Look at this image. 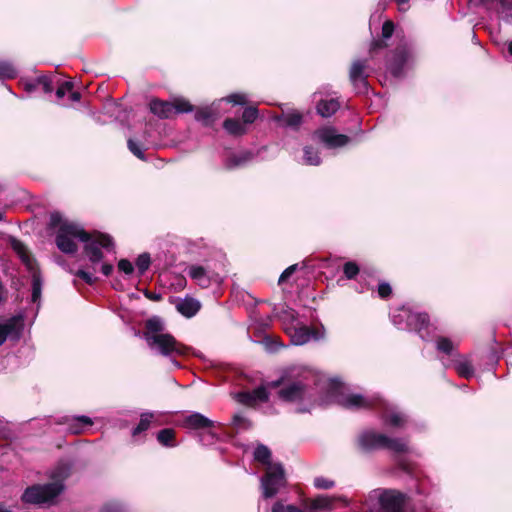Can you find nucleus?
<instances>
[{"mask_svg": "<svg viewBox=\"0 0 512 512\" xmlns=\"http://www.w3.org/2000/svg\"><path fill=\"white\" fill-rule=\"evenodd\" d=\"M224 128L232 135H242L246 132L244 124L237 119H226L224 121Z\"/></svg>", "mask_w": 512, "mask_h": 512, "instance_id": "nucleus-21", "label": "nucleus"}, {"mask_svg": "<svg viewBox=\"0 0 512 512\" xmlns=\"http://www.w3.org/2000/svg\"><path fill=\"white\" fill-rule=\"evenodd\" d=\"M35 87H36V85H35V84H27V85H26V89H27L28 91H32L33 89H35Z\"/></svg>", "mask_w": 512, "mask_h": 512, "instance_id": "nucleus-56", "label": "nucleus"}, {"mask_svg": "<svg viewBox=\"0 0 512 512\" xmlns=\"http://www.w3.org/2000/svg\"><path fill=\"white\" fill-rule=\"evenodd\" d=\"M195 116H196L197 120H202V121L207 122L210 119L211 114L208 110L205 109V110L197 111Z\"/></svg>", "mask_w": 512, "mask_h": 512, "instance_id": "nucleus-46", "label": "nucleus"}, {"mask_svg": "<svg viewBox=\"0 0 512 512\" xmlns=\"http://www.w3.org/2000/svg\"><path fill=\"white\" fill-rule=\"evenodd\" d=\"M504 2L508 5V9L511 12L512 11V0H504Z\"/></svg>", "mask_w": 512, "mask_h": 512, "instance_id": "nucleus-55", "label": "nucleus"}, {"mask_svg": "<svg viewBox=\"0 0 512 512\" xmlns=\"http://www.w3.org/2000/svg\"><path fill=\"white\" fill-rule=\"evenodd\" d=\"M233 425L237 430H243L249 427L248 420L242 414L234 415Z\"/></svg>", "mask_w": 512, "mask_h": 512, "instance_id": "nucleus-35", "label": "nucleus"}, {"mask_svg": "<svg viewBox=\"0 0 512 512\" xmlns=\"http://www.w3.org/2000/svg\"><path fill=\"white\" fill-rule=\"evenodd\" d=\"M395 2L398 4L400 11L407 10V7H405V5L408 4L409 0H395Z\"/></svg>", "mask_w": 512, "mask_h": 512, "instance_id": "nucleus-50", "label": "nucleus"}, {"mask_svg": "<svg viewBox=\"0 0 512 512\" xmlns=\"http://www.w3.org/2000/svg\"><path fill=\"white\" fill-rule=\"evenodd\" d=\"M359 272V268L356 263L354 262H347L344 265V274L347 278L352 279L354 278Z\"/></svg>", "mask_w": 512, "mask_h": 512, "instance_id": "nucleus-34", "label": "nucleus"}, {"mask_svg": "<svg viewBox=\"0 0 512 512\" xmlns=\"http://www.w3.org/2000/svg\"><path fill=\"white\" fill-rule=\"evenodd\" d=\"M410 322L417 321L419 323V330L428 324V316L426 314H409L406 310L402 311Z\"/></svg>", "mask_w": 512, "mask_h": 512, "instance_id": "nucleus-31", "label": "nucleus"}, {"mask_svg": "<svg viewBox=\"0 0 512 512\" xmlns=\"http://www.w3.org/2000/svg\"><path fill=\"white\" fill-rule=\"evenodd\" d=\"M69 94H70V99H71V101H73V102H77V101H79V100H80V98H81V94H80L79 92H76V91H72V90H71V92H69Z\"/></svg>", "mask_w": 512, "mask_h": 512, "instance_id": "nucleus-51", "label": "nucleus"}, {"mask_svg": "<svg viewBox=\"0 0 512 512\" xmlns=\"http://www.w3.org/2000/svg\"><path fill=\"white\" fill-rule=\"evenodd\" d=\"M200 302L192 297H186L176 304L179 313L185 317L194 316L200 309Z\"/></svg>", "mask_w": 512, "mask_h": 512, "instance_id": "nucleus-16", "label": "nucleus"}, {"mask_svg": "<svg viewBox=\"0 0 512 512\" xmlns=\"http://www.w3.org/2000/svg\"><path fill=\"white\" fill-rule=\"evenodd\" d=\"M174 437L175 433L172 429H163L157 435V439L162 445L170 447L175 445L173 442Z\"/></svg>", "mask_w": 512, "mask_h": 512, "instance_id": "nucleus-23", "label": "nucleus"}, {"mask_svg": "<svg viewBox=\"0 0 512 512\" xmlns=\"http://www.w3.org/2000/svg\"><path fill=\"white\" fill-rule=\"evenodd\" d=\"M499 3L500 12L506 17L512 16V11L510 12V10L508 9V5L504 2V0H499Z\"/></svg>", "mask_w": 512, "mask_h": 512, "instance_id": "nucleus-47", "label": "nucleus"}, {"mask_svg": "<svg viewBox=\"0 0 512 512\" xmlns=\"http://www.w3.org/2000/svg\"><path fill=\"white\" fill-rule=\"evenodd\" d=\"M72 89L73 83L71 81H66L58 87L56 95L58 98H63L67 93L71 92Z\"/></svg>", "mask_w": 512, "mask_h": 512, "instance_id": "nucleus-38", "label": "nucleus"}, {"mask_svg": "<svg viewBox=\"0 0 512 512\" xmlns=\"http://www.w3.org/2000/svg\"><path fill=\"white\" fill-rule=\"evenodd\" d=\"M12 247L19 255L22 262L26 265L28 270L32 273V301L37 302L41 297L42 282L40 274L36 269L35 261L31 257L25 245L20 241L14 240L12 243Z\"/></svg>", "mask_w": 512, "mask_h": 512, "instance_id": "nucleus-8", "label": "nucleus"}, {"mask_svg": "<svg viewBox=\"0 0 512 512\" xmlns=\"http://www.w3.org/2000/svg\"><path fill=\"white\" fill-rule=\"evenodd\" d=\"M334 505V498L329 496H318L310 503V508L313 510H331Z\"/></svg>", "mask_w": 512, "mask_h": 512, "instance_id": "nucleus-19", "label": "nucleus"}, {"mask_svg": "<svg viewBox=\"0 0 512 512\" xmlns=\"http://www.w3.org/2000/svg\"><path fill=\"white\" fill-rule=\"evenodd\" d=\"M366 64L364 61H354L350 69V80L354 86H358L360 90L367 89L366 76L364 75Z\"/></svg>", "mask_w": 512, "mask_h": 512, "instance_id": "nucleus-13", "label": "nucleus"}, {"mask_svg": "<svg viewBox=\"0 0 512 512\" xmlns=\"http://www.w3.org/2000/svg\"><path fill=\"white\" fill-rule=\"evenodd\" d=\"M436 347L439 351L446 354H450L453 350L454 345L450 339L441 337L437 340Z\"/></svg>", "mask_w": 512, "mask_h": 512, "instance_id": "nucleus-32", "label": "nucleus"}, {"mask_svg": "<svg viewBox=\"0 0 512 512\" xmlns=\"http://www.w3.org/2000/svg\"><path fill=\"white\" fill-rule=\"evenodd\" d=\"M17 74L14 66L7 62L0 63V78H14Z\"/></svg>", "mask_w": 512, "mask_h": 512, "instance_id": "nucleus-29", "label": "nucleus"}, {"mask_svg": "<svg viewBox=\"0 0 512 512\" xmlns=\"http://www.w3.org/2000/svg\"><path fill=\"white\" fill-rule=\"evenodd\" d=\"M390 69L394 76H398L400 74V65L391 64Z\"/></svg>", "mask_w": 512, "mask_h": 512, "instance_id": "nucleus-53", "label": "nucleus"}, {"mask_svg": "<svg viewBox=\"0 0 512 512\" xmlns=\"http://www.w3.org/2000/svg\"><path fill=\"white\" fill-rule=\"evenodd\" d=\"M394 31V24L392 21H386L382 27L383 38L388 39L392 36Z\"/></svg>", "mask_w": 512, "mask_h": 512, "instance_id": "nucleus-42", "label": "nucleus"}, {"mask_svg": "<svg viewBox=\"0 0 512 512\" xmlns=\"http://www.w3.org/2000/svg\"><path fill=\"white\" fill-rule=\"evenodd\" d=\"M184 424L186 427L192 429H200L211 427L213 425V421L200 413H192L185 418Z\"/></svg>", "mask_w": 512, "mask_h": 512, "instance_id": "nucleus-17", "label": "nucleus"}, {"mask_svg": "<svg viewBox=\"0 0 512 512\" xmlns=\"http://www.w3.org/2000/svg\"><path fill=\"white\" fill-rule=\"evenodd\" d=\"M271 512H304V510L295 505L284 504L282 501H277L273 504Z\"/></svg>", "mask_w": 512, "mask_h": 512, "instance_id": "nucleus-26", "label": "nucleus"}, {"mask_svg": "<svg viewBox=\"0 0 512 512\" xmlns=\"http://www.w3.org/2000/svg\"><path fill=\"white\" fill-rule=\"evenodd\" d=\"M153 418H154V413H151V412L143 413L141 415L139 424L133 430V433H132L133 436H136V435L146 431L149 428L150 423Z\"/></svg>", "mask_w": 512, "mask_h": 512, "instance_id": "nucleus-22", "label": "nucleus"}, {"mask_svg": "<svg viewBox=\"0 0 512 512\" xmlns=\"http://www.w3.org/2000/svg\"><path fill=\"white\" fill-rule=\"evenodd\" d=\"M304 161L308 165H319L320 157L311 147L304 148Z\"/></svg>", "mask_w": 512, "mask_h": 512, "instance_id": "nucleus-28", "label": "nucleus"}, {"mask_svg": "<svg viewBox=\"0 0 512 512\" xmlns=\"http://www.w3.org/2000/svg\"><path fill=\"white\" fill-rule=\"evenodd\" d=\"M172 363H173V365H174L175 367H179V366H180V365H179V363H178L177 361H175V360H173V361H172Z\"/></svg>", "mask_w": 512, "mask_h": 512, "instance_id": "nucleus-59", "label": "nucleus"}, {"mask_svg": "<svg viewBox=\"0 0 512 512\" xmlns=\"http://www.w3.org/2000/svg\"><path fill=\"white\" fill-rule=\"evenodd\" d=\"M101 271L102 273L105 275V276H108L111 274V272L113 271V266L110 265V264H103L101 266Z\"/></svg>", "mask_w": 512, "mask_h": 512, "instance_id": "nucleus-49", "label": "nucleus"}, {"mask_svg": "<svg viewBox=\"0 0 512 512\" xmlns=\"http://www.w3.org/2000/svg\"><path fill=\"white\" fill-rule=\"evenodd\" d=\"M283 122L289 127H298L302 122V115L298 111H292L283 115Z\"/></svg>", "mask_w": 512, "mask_h": 512, "instance_id": "nucleus-25", "label": "nucleus"}, {"mask_svg": "<svg viewBox=\"0 0 512 512\" xmlns=\"http://www.w3.org/2000/svg\"><path fill=\"white\" fill-rule=\"evenodd\" d=\"M315 136L330 148L341 147L349 142V138L343 134H337L335 129L325 127L317 130Z\"/></svg>", "mask_w": 512, "mask_h": 512, "instance_id": "nucleus-11", "label": "nucleus"}, {"mask_svg": "<svg viewBox=\"0 0 512 512\" xmlns=\"http://www.w3.org/2000/svg\"><path fill=\"white\" fill-rule=\"evenodd\" d=\"M285 319H292L294 320L295 319V311L290 309V310H287L284 312V316H283Z\"/></svg>", "mask_w": 512, "mask_h": 512, "instance_id": "nucleus-52", "label": "nucleus"}, {"mask_svg": "<svg viewBox=\"0 0 512 512\" xmlns=\"http://www.w3.org/2000/svg\"><path fill=\"white\" fill-rule=\"evenodd\" d=\"M71 432L74 433V434H78L81 432V430L79 428H71Z\"/></svg>", "mask_w": 512, "mask_h": 512, "instance_id": "nucleus-57", "label": "nucleus"}, {"mask_svg": "<svg viewBox=\"0 0 512 512\" xmlns=\"http://www.w3.org/2000/svg\"><path fill=\"white\" fill-rule=\"evenodd\" d=\"M508 52L512 55V41L508 43Z\"/></svg>", "mask_w": 512, "mask_h": 512, "instance_id": "nucleus-58", "label": "nucleus"}, {"mask_svg": "<svg viewBox=\"0 0 512 512\" xmlns=\"http://www.w3.org/2000/svg\"><path fill=\"white\" fill-rule=\"evenodd\" d=\"M76 275L82 278L88 284H92L96 280V278L94 277V273H91L84 269L78 270Z\"/></svg>", "mask_w": 512, "mask_h": 512, "instance_id": "nucleus-40", "label": "nucleus"}, {"mask_svg": "<svg viewBox=\"0 0 512 512\" xmlns=\"http://www.w3.org/2000/svg\"><path fill=\"white\" fill-rule=\"evenodd\" d=\"M404 60H405V59H404V57H403V56H401L400 63H403V62H404Z\"/></svg>", "mask_w": 512, "mask_h": 512, "instance_id": "nucleus-61", "label": "nucleus"}, {"mask_svg": "<svg viewBox=\"0 0 512 512\" xmlns=\"http://www.w3.org/2000/svg\"><path fill=\"white\" fill-rule=\"evenodd\" d=\"M257 116H258V111L254 107L246 108L242 115L243 121L246 124L253 123L256 120Z\"/></svg>", "mask_w": 512, "mask_h": 512, "instance_id": "nucleus-33", "label": "nucleus"}, {"mask_svg": "<svg viewBox=\"0 0 512 512\" xmlns=\"http://www.w3.org/2000/svg\"><path fill=\"white\" fill-rule=\"evenodd\" d=\"M268 399L267 387L260 386L253 391L237 394V400L245 405L253 406Z\"/></svg>", "mask_w": 512, "mask_h": 512, "instance_id": "nucleus-12", "label": "nucleus"}, {"mask_svg": "<svg viewBox=\"0 0 512 512\" xmlns=\"http://www.w3.org/2000/svg\"><path fill=\"white\" fill-rule=\"evenodd\" d=\"M339 107V102L336 99L323 100L318 103L317 112L322 117H330L339 109Z\"/></svg>", "mask_w": 512, "mask_h": 512, "instance_id": "nucleus-18", "label": "nucleus"}, {"mask_svg": "<svg viewBox=\"0 0 512 512\" xmlns=\"http://www.w3.org/2000/svg\"><path fill=\"white\" fill-rule=\"evenodd\" d=\"M286 331L290 335L292 343L295 345H303L313 336L312 331L307 326H299L298 323L287 328Z\"/></svg>", "mask_w": 512, "mask_h": 512, "instance_id": "nucleus-14", "label": "nucleus"}, {"mask_svg": "<svg viewBox=\"0 0 512 512\" xmlns=\"http://www.w3.org/2000/svg\"><path fill=\"white\" fill-rule=\"evenodd\" d=\"M71 466L61 462L51 472V482L44 485H34L27 488L22 496L26 503L42 505L50 504L63 491L64 480L70 475Z\"/></svg>", "mask_w": 512, "mask_h": 512, "instance_id": "nucleus-5", "label": "nucleus"}, {"mask_svg": "<svg viewBox=\"0 0 512 512\" xmlns=\"http://www.w3.org/2000/svg\"><path fill=\"white\" fill-rule=\"evenodd\" d=\"M150 110L161 118H169L175 113L191 112L193 107L184 99H177L174 103L152 100L150 102Z\"/></svg>", "mask_w": 512, "mask_h": 512, "instance_id": "nucleus-9", "label": "nucleus"}, {"mask_svg": "<svg viewBox=\"0 0 512 512\" xmlns=\"http://www.w3.org/2000/svg\"><path fill=\"white\" fill-rule=\"evenodd\" d=\"M128 148L136 157H138L139 159H144V153L137 142H135L132 139H129Z\"/></svg>", "mask_w": 512, "mask_h": 512, "instance_id": "nucleus-37", "label": "nucleus"}, {"mask_svg": "<svg viewBox=\"0 0 512 512\" xmlns=\"http://www.w3.org/2000/svg\"><path fill=\"white\" fill-rule=\"evenodd\" d=\"M150 266V256L146 253L139 255L136 260V267L139 274H144Z\"/></svg>", "mask_w": 512, "mask_h": 512, "instance_id": "nucleus-30", "label": "nucleus"}, {"mask_svg": "<svg viewBox=\"0 0 512 512\" xmlns=\"http://www.w3.org/2000/svg\"><path fill=\"white\" fill-rule=\"evenodd\" d=\"M379 296L386 298L391 294V287L388 283H381L378 287Z\"/></svg>", "mask_w": 512, "mask_h": 512, "instance_id": "nucleus-45", "label": "nucleus"}, {"mask_svg": "<svg viewBox=\"0 0 512 512\" xmlns=\"http://www.w3.org/2000/svg\"><path fill=\"white\" fill-rule=\"evenodd\" d=\"M24 320L21 315L12 316L0 321V346L10 339H18L23 329Z\"/></svg>", "mask_w": 512, "mask_h": 512, "instance_id": "nucleus-10", "label": "nucleus"}, {"mask_svg": "<svg viewBox=\"0 0 512 512\" xmlns=\"http://www.w3.org/2000/svg\"><path fill=\"white\" fill-rule=\"evenodd\" d=\"M226 100L233 104H245L247 102L244 94H232L226 98Z\"/></svg>", "mask_w": 512, "mask_h": 512, "instance_id": "nucleus-44", "label": "nucleus"}, {"mask_svg": "<svg viewBox=\"0 0 512 512\" xmlns=\"http://www.w3.org/2000/svg\"><path fill=\"white\" fill-rule=\"evenodd\" d=\"M50 225L58 227L56 244L64 253H74L77 251L75 240L85 243V253L90 262L98 264L102 258L100 248L111 249L113 247L112 239L108 235L87 233L81 226L63 219L60 213H52L50 216Z\"/></svg>", "mask_w": 512, "mask_h": 512, "instance_id": "nucleus-1", "label": "nucleus"}, {"mask_svg": "<svg viewBox=\"0 0 512 512\" xmlns=\"http://www.w3.org/2000/svg\"><path fill=\"white\" fill-rule=\"evenodd\" d=\"M82 426H89L92 424V420L87 416H80L75 419Z\"/></svg>", "mask_w": 512, "mask_h": 512, "instance_id": "nucleus-48", "label": "nucleus"}, {"mask_svg": "<svg viewBox=\"0 0 512 512\" xmlns=\"http://www.w3.org/2000/svg\"><path fill=\"white\" fill-rule=\"evenodd\" d=\"M297 269V264L289 266L287 269L283 271V273L279 277V284L284 283Z\"/></svg>", "mask_w": 512, "mask_h": 512, "instance_id": "nucleus-43", "label": "nucleus"}, {"mask_svg": "<svg viewBox=\"0 0 512 512\" xmlns=\"http://www.w3.org/2000/svg\"><path fill=\"white\" fill-rule=\"evenodd\" d=\"M254 459L257 462H260L261 464L265 465L266 468L269 466V464H273L271 462V452L269 448L265 445H258L255 448Z\"/></svg>", "mask_w": 512, "mask_h": 512, "instance_id": "nucleus-20", "label": "nucleus"}, {"mask_svg": "<svg viewBox=\"0 0 512 512\" xmlns=\"http://www.w3.org/2000/svg\"><path fill=\"white\" fill-rule=\"evenodd\" d=\"M358 444L364 451L386 448L396 453L406 452L407 443L402 439H391L381 433L365 431L358 438Z\"/></svg>", "mask_w": 512, "mask_h": 512, "instance_id": "nucleus-6", "label": "nucleus"}, {"mask_svg": "<svg viewBox=\"0 0 512 512\" xmlns=\"http://www.w3.org/2000/svg\"><path fill=\"white\" fill-rule=\"evenodd\" d=\"M188 275L201 287L206 288L213 280L205 268L202 266L193 265L188 269Z\"/></svg>", "mask_w": 512, "mask_h": 512, "instance_id": "nucleus-15", "label": "nucleus"}, {"mask_svg": "<svg viewBox=\"0 0 512 512\" xmlns=\"http://www.w3.org/2000/svg\"><path fill=\"white\" fill-rule=\"evenodd\" d=\"M401 315H398V317H400ZM393 322L395 325H397L400 329H403V327L401 326V323L397 321V315H393Z\"/></svg>", "mask_w": 512, "mask_h": 512, "instance_id": "nucleus-54", "label": "nucleus"}, {"mask_svg": "<svg viewBox=\"0 0 512 512\" xmlns=\"http://www.w3.org/2000/svg\"><path fill=\"white\" fill-rule=\"evenodd\" d=\"M325 387L327 395L325 399L321 400V404L335 402L344 408L356 410L374 406L377 401L384 410L383 418L387 425L401 427L406 422V418L402 413L388 407L382 400L366 398L360 394L352 393L343 383L335 379L328 380Z\"/></svg>", "mask_w": 512, "mask_h": 512, "instance_id": "nucleus-2", "label": "nucleus"}, {"mask_svg": "<svg viewBox=\"0 0 512 512\" xmlns=\"http://www.w3.org/2000/svg\"><path fill=\"white\" fill-rule=\"evenodd\" d=\"M37 84L42 85L44 92L50 93L53 90L51 81L46 76H41L37 78Z\"/></svg>", "mask_w": 512, "mask_h": 512, "instance_id": "nucleus-41", "label": "nucleus"}, {"mask_svg": "<svg viewBox=\"0 0 512 512\" xmlns=\"http://www.w3.org/2000/svg\"><path fill=\"white\" fill-rule=\"evenodd\" d=\"M251 156H252V154L248 151L242 152L238 155H234L230 158V160L228 162V167L231 168V167H237V166L243 165L251 158Z\"/></svg>", "mask_w": 512, "mask_h": 512, "instance_id": "nucleus-27", "label": "nucleus"}, {"mask_svg": "<svg viewBox=\"0 0 512 512\" xmlns=\"http://www.w3.org/2000/svg\"><path fill=\"white\" fill-rule=\"evenodd\" d=\"M285 485L284 469L281 464H269L265 475L261 478V489L264 498L274 497Z\"/></svg>", "mask_w": 512, "mask_h": 512, "instance_id": "nucleus-7", "label": "nucleus"}, {"mask_svg": "<svg viewBox=\"0 0 512 512\" xmlns=\"http://www.w3.org/2000/svg\"><path fill=\"white\" fill-rule=\"evenodd\" d=\"M314 485L318 489H330L334 487V481L324 477H317L314 479Z\"/></svg>", "mask_w": 512, "mask_h": 512, "instance_id": "nucleus-36", "label": "nucleus"}, {"mask_svg": "<svg viewBox=\"0 0 512 512\" xmlns=\"http://www.w3.org/2000/svg\"><path fill=\"white\" fill-rule=\"evenodd\" d=\"M3 218H4V215H3V213L0 211V221H2V220H3Z\"/></svg>", "mask_w": 512, "mask_h": 512, "instance_id": "nucleus-60", "label": "nucleus"}, {"mask_svg": "<svg viewBox=\"0 0 512 512\" xmlns=\"http://www.w3.org/2000/svg\"><path fill=\"white\" fill-rule=\"evenodd\" d=\"M316 378L315 373L302 366H294L287 369L282 377L269 384L270 387L281 386L279 397L286 402H298L310 400L308 386Z\"/></svg>", "mask_w": 512, "mask_h": 512, "instance_id": "nucleus-3", "label": "nucleus"}, {"mask_svg": "<svg viewBox=\"0 0 512 512\" xmlns=\"http://www.w3.org/2000/svg\"><path fill=\"white\" fill-rule=\"evenodd\" d=\"M164 330V322L158 316H153L145 322L143 337L148 347L152 351L166 357L186 355L189 348L179 343L171 334L164 332Z\"/></svg>", "mask_w": 512, "mask_h": 512, "instance_id": "nucleus-4", "label": "nucleus"}, {"mask_svg": "<svg viewBox=\"0 0 512 512\" xmlns=\"http://www.w3.org/2000/svg\"><path fill=\"white\" fill-rule=\"evenodd\" d=\"M118 269L119 271L127 274V275H130L133 270H134V267L132 265V263L127 260V259H121L119 262H118Z\"/></svg>", "mask_w": 512, "mask_h": 512, "instance_id": "nucleus-39", "label": "nucleus"}, {"mask_svg": "<svg viewBox=\"0 0 512 512\" xmlns=\"http://www.w3.org/2000/svg\"><path fill=\"white\" fill-rule=\"evenodd\" d=\"M455 369L457 373L464 378H469L473 374L472 365L467 360L458 361L455 365Z\"/></svg>", "mask_w": 512, "mask_h": 512, "instance_id": "nucleus-24", "label": "nucleus"}]
</instances>
